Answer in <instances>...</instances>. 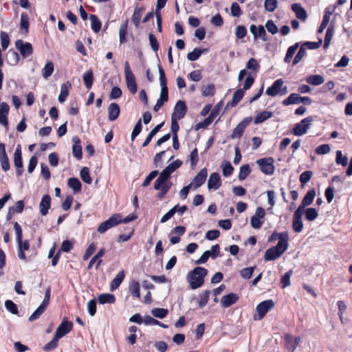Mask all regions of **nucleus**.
Returning a JSON list of instances; mask_svg holds the SVG:
<instances>
[{"label":"nucleus","instance_id":"21","mask_svg":"<svg viewBox=\"0 0 352 352\" xmlns=\"http://www.w3.org/2000/svg\"><path fill=\"white\" fill-rule=\"evenodd\" d=\"M168 178H166L164 175L160 173L158 178L154 182V188L156 190L164 189V187H166L167 189H170L172 185L171 182H168Z\"/></svg>","mask_w":352,"mask_h":352},{"label":"nucleus","instance_id":"37","mask_svg":"<svg viewBox=\"0 0 352 352\" xmlns=\"http://www.w3.org/2000/svg\"><path fill=\"white\" fill-rule=\"evenodd\" d=\"M306 81L312 85H320L324 82V78L320 75H310L307 76Z\"/></svg>","mask_w":352,"mask_h":352},{"label":"nucleus","instance_id":"28","mask_svg":"<svg viewBox=\"0 0 352 352\" xmlns=\"http://www.w3.org/2000/svg\"><path fill=\"white\" fill-rule=\"evenodd\" d=\"M74 145L72 147L73 155L78 160L82 158V147L80 140L78 137H74L72 139Z\"/></svg>","mask_w":352,"mask_h":352},{"label":"nucleus","instance_id":"48","mask_svg":"<svg viewBox=\"0 0 352 352\" xmlns=\"http://www.w3.org/2000/svg\"><path fill=\"white\" fill-rule=\"evenodd\" d=\"M206 50H200L198 48L194 49V50L191 52H189L187 54V58L189 60L195 61L201 56L202 53Z\"/></svg>","mask_w":352,"mask_h":352},{"label":"nucleus","instance_id":"22","mask_svg":"<svg viewBox=\"0 0 352 352\" xmlns=\"http://www.w3.org/2000/svg\"><path fill=\"white\" fill-rule=\"evenodd\" d=\"M292 10L295 13L296 17L302 21H305L307 19V14L306 10L302 8L300 3H294L292 5Z\"/></svg>","mask_w":352,"mask_h":352},{"label":"nucleus","instance_id":"64","mask_svg":"<svg viewBox=\"0 0 352 352\" xmlns=\"http://www.w3.org/2000/svg\"><path fill=\"white\" fill-rule=\"evenodd\" d=\"M313 173L310 170H306L300 175V182L302 184H307L311 178Z\"/></svg>","mask_w":352,"mask_h":352},{"label":"nucleus","instance_id":"60","mask_svg":"<svg viewBox=\"0 0 352 352\" xmlns=\"http://www.w3.org/2000/svg\"><path fill=\"white\" fill-rule=\"evenodd\" d=\"M336 163L338 164H341L343 166H346L348 163V159L346 156L342 155V153L341 151H338L336 152Z\"/></svg>","mask_w":352,"mask_h":352},{"label":"nucleus","instance_id":"52","mask_svg":"<svg viewBox=\"0 0 352 352\" xmlns=\"http://www.w3.org/2000/svg\"><path fill=\"white\" fill-rule=\"evenodd\" d=\"M80 175L82 181L88 184H91L92 179L89 175V170L87 167H83L80 172Z\"/></svg>","mask_w":352,"mask_h":352},{"label":"nucleus","instance_id":"1","mask_svg":"<svg viewBox=\"0 0 352 352\" xmlns=\"http://www.w3.org/2000/svg\"><path fill=\"white\" fill-rule=\"evenodd\" d=\"M208 270L201 267H197L190 272L187 276L190 287L192 289H196L201 287L204 283V277L206 276Z\"/></svg>","mask_w":352,"mask_h":352},{"label":"nucleus","instance_id":"46","mask_svg":"<svg viewBox=\"0 0 352 352\" xmlns=\"http://www.w3.org/2000/svg\"><path fill=\"white\" fill-rule=\"evenodd\" d=\"M215 93V87L213 84L208 85L207 86H204L201 88V94L203 96H212Z\"/></svg>","mask_w":352,"mask_h":352},{"label":"nucleus","instance_id":"19","mask_svg":"<svg viewBox=\"0 0 352 352\" xmlns=\"http://www.w3.org/2000/svg\"><path fill=\"white\" fill-rule=\"evenodd\" d=\"M221 185L220 175L217 173H212L208 182V188L209 190H217Z\"/></svg>","mask_w":352,"mask_h":352},{"label":"nucleus","instance_id":"26","mask_svg":"<svg viewBox=\"0 0 352 352\" xmlns=\"http://www.w3.org/2000/svg\"><path fill=\"white\" fill-rule=\"evenodd\" d=\"M239 299L238 296L234 293H230L228 295L223 296L221 298V302L224 307H228L229 306L235 303Z\"/></svg>","mask_w":352,"mask_h":352},{"label":"nucleus","instance_id":"5","mask_svg":"<svg viewBox=\"0 0 352 352\" xmlns=\"http://www.w3.org/2000/svg\"><path fill=\"white\" fill-rule=\"evenodd\" d=\"M313 118L309 116L301 120L300 122L296 124L292 131V133L296 136H301L305 134L311 126Z\"/></svg>","mask_w":352,"mask_h":352},{"label":"nucleus","instance_id":"36","mask_svg":"<svg viewBox=\"0 0 352 352\" xmlns=\"http://www.w3.org/2000/svg\"><path fill=\"white\" fill-rule=\"evenodd\" d=\"M89 19L91 21L92 30L94 32L98 33L101 29L102 23L100 20L95 14H91L89 16Z\"/></svg>","mask_w":352,"mask_h":352},{"label":"nucleus","instance_id":"33","mask_svg":"<svg viewBox=\"0 0 352 352\" xmlns=\"http://www.w3.org/2000/svg\"><path fill=\"white\" fill-rule=\"evenodd\" d=\"M273 116L272 112L267 111H263L258 114L256 115V116L254 118V124H260L263 122H265L266 120L272 118Z\"/></svg>","mask_w":352,"mask_h":352},{"label":"nucleus","instance_id":"10","mask_svg":"<svg viewBox=\"0 0 352 352\" xmlns=\"http://www.w3.org/2000/svg\"><path fill=\"white\" fill-rule=\"evenodd\" d=\"M15 46L23 58H26L32 54V46L28 42L23 43L22 40L19 39L15 42Z\"/></svg>","mask_w":352,"mask_h":352},{"label":"nucleus","instance_id":"23","mask_svg":"<svg viewBox=\"0 0 352 352\" xmlns=\"http://www.w3.org/2000/svg\"><path fill=\"white\" fill-rule=\"evenodd\" d=\"M182 164V162L179 160H177L172 163H170L166 168H164L161 174L166 177V178L170 177L171 173L175 171L177 168H179Z\"/></svg>","mask_w":352,"mask_h":352},{"label":"nucleus","instance_id":"54","mask_svg":"<svg viewBox=\"0 0 352 352\" xmlns=\"http://www.w3.org/2000/svg\"><path fill=\"white\" fill-rule=\"evenodd\" d=\"M151 314L153 316L162 319L166 316L168 310L163 308H155L151 310Z\"/></svg>","mask_w":352,"mask_h":352},{"label":"nucleus","instance_id":"18","mask_svg":"<svg viewBox=\"0 0 352 352\" xmlns=\"http://www.w3.org/2000/svg\"><path fill=\"white\" fill-rule=\"evenodd\" d=\"M300 341V337L293 338L290 335L285 336V346H286L287 349L291 352H294V351L298 346Z\"/></svg>","mask_w":352,"mask_h":352},{"label":"nucleus","instance_id":"3","mask_svg":"<svg viewBox=\"0 0 352 352\" xmlns=\"http://www.w3.org/2000/svg\"><path fill=\"white\" fill-rule=\"evenodd\" d=\"M283 79L275 80L272 85L266 89L265 94L273 97L277 95H286L288 93V88L287 86H283Z\"/></svg>","mask_w":352,"mask_h":352},{"label":"nucleus","instance_id":"59","mask_svg":"<svg viewBox=\"0 0 352 352\" xmlns=\"http://www.w3.org/2000/svg\"><path fill=\"white\" fill-rule=\"evenodd\" d=\"M306 54V49L301 45L300 50H298L297 54L294 57V59L293 60V65H297L305 56Z\"/></svg>","mask_w":352,"mask_h":352},{"label":"nucleus","instance_id":"38","mask_svg":"<svg viewBox=\"0 0 352 352\" xmlns=\"http://www.w3.org/2000/svg\"><path fill=\"white\" fill-rule=\"evenodd\" d=\"M300 97L301 96L298 94H291L288 98L283 101V104L285 106H288L292 104H300Z\"/></svg>","mask_w":352,"mask_h":352},{"label":"nucleus","instance_id":"16","mask_svg":"<svg viewBox=\"0 0 352 352\" xmlns=\"http://www.w3.org/2000/svg\"><path fill=\"white\" fill-rule=\"evenodd\" d=\"M250 31L253 34L254 40L258 38H261L263 41L267 40L266 32L263 25H260L256 27L255 25L252 24L250 27Z\"/></svg>","mask_w":352,"mask_h":352},{"label":"nucleus","instance_id":"41","mask_svg":"<svg viewBox=\"0 0 352 352\" xmlns=\"http://www.w3.org/2000/svg\"><path fill=\"white\" fill-rule=\"evenodd\" d=\"M334 32L333 26H329L326 32L324 38V48L327 49L330 45L333 35Z\"/></svg>","mask_w":352,"mask_h":352},{"label":"nucleus","instance_id":"29","mask_svg":"<svg viewBox=\"0 0 352 352\" xmlns=\"http://www.w3.org/2000/svg\"><path fill=\"white\" fill-rule=\"evenodd\" d=\"M6 59L9 65H16L19 61V55L16 51L10 50L6 54Z\"/></svg>","mask_w":352,"mask_h":352},{"label":"nucleus","instance_id":"9","mask_svg":"<svg viewBox=\"0 0 352 352\" xmlns=\"http://www.w3.org/2000/svg\"><path fill=\"white\" fill-rule=\"evenodd\" d=\"M257 164L260 166L261 170L265 175H272L274 172V160L272 157L258 160Z\"/></svg>","mask_w":352,"mask_h":352},{"label":"nucleus","instance_id":"57","mask_svg":"<svg viewBox=\"0 0 352 352\" xmlns=\"http://www.w3.org/2000/svg\"><path fill=\"white\" fill-rule=\"evenodd\" d=\"M250 173V168L248 164L243 165L240 168L239 179L244 180Z\"/></svg>","mask_w":352,"mask_h":352},{"label":"nucleus","instance_id":"24","mask_svg":"<svg viewBox=\"0 0 352 352\" xmlns=\"http://www.w3.org/2000/svg\"><path fill=\"white\" fill-rule=\"evenodd\" d=\"M120 107L116 103H111L108 107V118L111 121L116 120L120 115Z\"/></svg>","mask_w":352,"mask_h":352},{"label":"nucleus","instance_id":"7","mask_svg":"<svg viewBox=\"0 0 352 352\" xmlns=\"http://www.w3.org/2000/svg\"><path fill=\"white\" fill-rule=\"evenodd\" d=\"M51 292L50 289L48 288L45 294V298L39 307L33 312V314L29 317V321H34L38 319L45 311L47 307L49 305L50 299Z\"/></svg>","mask_w":352,"mask_h":352},{"label":"nucleus","instance_id":"58","mask_svg":"<svg viewBox=\"0 0 352 352\" xmlns=\"http://www.w3.org/2000/svg\"><path fill=\"white\" fill-rule=\"evenodd\" d=\"M293 274L292 270L287 272L284 276L281 278V284L283 288H285L290 285V278Z\"/></svg>","mask_w":352,"mask_h":352},{"label":"nucleus","instance_id":"35","mask_svg":"<svg viewBox=\"0 0 352 352\" xmlns=\"http://www.w3.org/2000/svg\"><path fill=\"white\" fill-rule=\"evenodd\" d=\"M131 294L137 298H140V286L138 281L132 280L129 287Z\"/></svg>","mask_w":352,"mask_h":352},{"label":"nucleus","instance_id":"17","mask_svg":"<svg viewBox=\"0 0 352 352\" xmlns=\"http://www.w3.org/2000/svg\"><path fill=\"white\" fill-rule=\"evenodd\" d=\"M315 196L316 192L314 189L309 190L303 197L301 204L298 206V208L296 210H301L302 212H305V207L310 206L312 204L315 198Z\"/></svg>","mask_w":352,"mask_h":352},{"label":"nucleus","instance_id":"6","mask_svg":"<svg viewBox=\"0 0 352 352\" xmlns=\"http://www.w3.org/2000/svg\"><path fill=\"white\" fill-rule=\"evenodd\" d=\"M121 222V216L118 214H113L107 221L100 223L97 229V231L100 234H103L110 228L117 226L118 223Z\"/></svg>","mask_w":352,"mask_h":352},{"label":"nucleus","instance_id":"61","mask_svg":"<svg viewBox=\"0 0 352 352\" xmlns=\"http://www.w3.org/2000/svg\"><path fill=\"white\" fill-rule=\"evenodd\" d=\"M265 28L267 30L272 34H276L278 32V27L272 20L267 21Z\"/></svg>","mask_w":352,"mask_h":352},{"label":"nucleus","instance_id":"4","mask_svg":"<svg viewBox=\"0 0 352 352\" xmlns=\"http://www.w3.org/2000/svg\"><path fill=\"white\" fill-rule=\"evenodd\" d=\"M124 75L127 88L131 94H135L138 90L137 84L128 61L124 63Z\"/></svg>","mask_w":352,"mask_h":352},{"label":"nucleus","instance_id":"56","mask_svg":"<svg viewBox=\"0 0 352 352\" xmlns=\"http://www.w3.org/2000/svg\"><path fill=\"white\" fill-rule=\"evenodd\" d=\"M157 68H158L159 75H160L159 80H160V86L161 87H167V85H166L167 80H166L165 72L164 71L163 68L161 67V65L160 64L157 65Z\"/></svg>","mask_w":352,"mask_h":352},{"label":"nucleus","instance_id":"55","mask_svg":"<svg viewBox=\"0 0 352 352\" xmlns=\"http://www.w3.org/2000/svg\"><path fill=\"white\" fill-rule=\"evenodd\" d=\"M54 72V64L52 62H48L43 68V76L45 78L50 77Z\"/></svg>","mask_w":352,"mask_h":352},{"label":"nucleus","instance_id":"31","mask_svg":"<svg viewBox=\"0 0 352 352\" xmlns=\"http://www.w3.org/2000/svg\"><path fill=\"white\" fill-rule=\"evenodd\" d=\"M243 96H244L243 89H239L236 90L233 94L232 101L229 102L227 104V107H235L241 101V100L243 98Z\"/></svg>","mask_w":352,"mask_h":352},{"label":"nucleus","instance_id":"25","mask_svg":"<svg viewBox=\"0 0 352 352\" xmlns=\"http://www.w3.org/2000/svg\"><path fill=\"white\" fill-rule=\"evenodd\" d=\"M51 198L50 195H45L41 199L39 204L40 212L42 215H46L48 212V210L50 208Z\"/></svg>","mask_w":352,"mask_h":352},{"label":"nucleus","instance_id":"20","mask_svg":"<svg viewBox=\"0 0 352 352\" xmlns=\"http://www.w3.org/2000/svg\"><path fill=\"white\" fill-rule=\"evenodd\" d=\"M9 112V106L7 103L3 102L0 104V124L8 129V115Z\"/></svg>","mask_w":352,"mask_h":352},{"label":"nucleus","instance_id":"49","mask_svg":"<svg viewBox=\"0 0 352 352\" xmlns=\"http://www.w3.org/2000/svg\"><path fill=\"white\" fill-rule=\"evenodd\" d=\"M143 9L136 8L134 10L133 14L132 16V21L135 25V27H138L140 23V19L142 17Z\"/></svg>","mask_w":352,"mask_h":352},{"label":"nucleus","instance_id":"12","mask_svg":"<svg viewBox=\"0 0 352 352\" xmlns=\"http://www.w3.org/2000/svg\"><path fill=\"white\" fill-rule=\"evenodd\" d=\"M73 323L63 320L56 330L55 336L59 339L67 334L72 329Z\"/></svg>","mask_w":352,"mask_h":352},{"label":"nucleus","instance_id":"13","mask_svg":"<svg viewBox=\"0 0 352 352\" xmlns=\"http://www.w3.org/2000/svg\"><path fill=\"white\" fill-rule=\"evenodd\" d=\"M14 166L16 168V175L20 176L23 170L21 145L17 146L14 153Z\"/></svg>","mask_w":352,"mask_h":352},{"label":"nucleus","instance_id":"2","mask_svg":"<svg viewBox=\"0 0 352 352\" xmlns=\"http://www.w3.org/2000/svg\"><path fill=\"white\" fill-rule=\"evenodd\" d=\"M288 246L289 244L286 243V239L283 234L281 236L280 242H278L276 246L266 250L264 256L265 261H274L278 258L287 250Z\"/></svg>","mask_w":352,"mask_h":352},{"label":"nucleus","instance_id":"40","mask_svg":"<svg viewBox=\"0 0 352 352\" xmlns=\"http://www.w3.org/2000/svg\"><path fill=\"white\" fill-rule=\"evenodd\" d=\"M163 124L164 122L157 124L150 131L145 141L142 144L143 147L146 146L150 143L153 136L155 135V134L160 131V129L162 127Z\"/></svg>","mask_w":352,"mask_h":352},{"label":"nucleus","instance_id":"42","mask_svg":"<svg viewBox=\"0 0 352 352\" xmlns=\"http://www.w3.org/2000/svg\"><path fill=\"white\" fill-rule=\"evenodd\" d=\"M305 213L306 219L309 221H314L318 216L316 209L314 208H305Z\"/></svg>","mask_w":352,"mask_h":352},{"label":"nucleus","instance_id":"11","mask_svg":"<svg viewBox=\"0 0 352 352\" xmlns=\"http://www.w3.org/2000/svg\"><path fill=\"white\" fill-rule=\"evenodd\" d=\"M304 213L301 210H296L294 213L292 228L296 232H300L303 229L302 217Z\"/></svg>","mask_w":352,"mask_h":352},{"label":"nucleus","instance_id":"43","mask_svg":"<svg viewBox=\"0 0 352 352\" xmlns=\"http://www.w3.org/2000/svg\"><path fill=\"white\" fill-rule=\"evenodd\" d=\"M83 81L86 87L89 89L91 88L93 84V72L91 70L86 72L83 74Z\"/></svg>","mask_w":352,"mask_h":352},{"label":"nucleus","instance_id":"39","mask_svg":"<svg viewBox=\"0 0 352 352\" xmlns=\"http://www.w3.org/2000/svg\"><path fill=\"white\" fill-rule=\"evenodd\" d=\"M98 300L100 304H111L115 302L116 297L114 296V295L111 294H102L98 297Z\"/></svg>","mask_w":352,"mask_h":352},{"label":"nucleus","instance_id":"51","mask_svg":"<svg viewBox=\"0 0 352 352\" xmlns=\"http://www.w3.org/2000/svg\"><path fill=\"white\" fill-rule=\"evenodd\" d=\"M264 7H265V9L267 12H272L278 7V1L277 0H265Z\"/></svg>","mask_w":352,"mask_h":352},{"label":"nucleus","instance_id":"62","mask_svg":"<svg viewBox=\"0 0 352 352\" xmlns=\"http://www.w3.org/2000/svg\"><path fill=\"white\" fill-rule=\"evenodd\" d=\"M5 307L8 311L13 314H16L18 313V308L16 305L10 300H7L5 302Z\"/></svg>","mask_w":352,"mask_h":352},{"label":"nucleus","instance_id":"32","mask_svg":"<svg viewBox=\"0 0 352 352\" xmlns=\"http://www.w3.org/2000/svg\"><path fill=\"white\" fill-rule=\"evenodd\" d=\"M68 186L73 190L74 193H76L80 191L82 184L78 178L71 177L68 179Z\"/></svg>","mask_w":352,"mask_h":352},{"label":"nucleus","instance_id":"8","mask_svg":"<svg viewBox=\"0 0 352 352\" xmlns=\"http://www.w3.org/2000/svg\"><path fill=\"white\" fill-rule=\"evenodd\" d=\"M274 306V302L272 300H267L259 303L256 308L258 313V316H254V320H261L265 315L270 311Z\"/></svg>","mask_w":352,"mask_h":352},{"label":"nucleus","instance_id":"15","mask_svg":"<svg viewBox=\"0 0 352 352\" xmlns=\"http://www.w3.org/2000/svg\"><path fill=\"white\" fill-rule=\"evenodd\" d=\"M208 175V170L206 168H203L201 170L195 175L190 184H192L195 189L198 188L202 186L206 180Z\"/></svg>","mask_w":352,"mask_h":352},{"label":"nucleus","instance_id":"27","mask_svg":"<svg viewBox=\"0 0 352 352\" xmlns=\"http://www.w3.org/2000/svg\"><path fill=\"white\" fill-rule=\"evenodd\" d=\"M125 277L124 271H120L113 279L110 285V290L114 291L119 287Z\"/></svg>","mask_w":352,"mask_h":352},{"label":"nucleus","instance_id":"47","mask_svg":"<svg viewBox=\"0 0 352 352\" xmlns=\"http://www.w3.org/2000/svg\"><path fill=\"white\" fill-rule=\"evenodd\" d=\"M331 14H332V12L330 11L327 10L325 12V14L323 16V19H322V23L318 29L319 33H322L324 31V30L327 28V26L329 22Z\"/></svg>","mask_w":352,"mask_h":352},{"label":"nucleus","instance_id":"53","mask_svg":"<svg viewBox=\"0 0 352 352\" xmlns=\"http://www.w3.org/2000/svg\"><path fill=\"white\" fill-rule=\"evenodd\" d=\"M210 294V292L209 290H206L199 296V305L201 308L207 304Z\"/></svg>","mask_w":352,"mask_h":352},{"label":"nucleus","instance_id":"45","mask_svg":"<svg viewBox=\"0 0 352 352\" xmlns=\"http://www.w3.org/2000/svg\"><path fill=\"white\" fill-rule=\"evenodd\" d=\"M144 323L146 325H159L163 328H168V325L161 323L157 320L152 318L150 316H145L144 318Z\"/></svg>","mask_w":352,"mask_h":352},{"label":"nucleus","instance_id":"50","mask_svg":"<svg viewBox=\"0 0 352 352\" xmlns=\"http://www.w3.org/2000/svg\"><path fill=\"white\" fill-rule=\"evenodd\" d=\"M21 28L25 30V34L28 32L29 16L27 13L23 12L21 14Z\"/></svg>","mask_w":352,"mask_h":352},{"label":"nucleus","instance_id":"44","mask_svg":"<svg viewBox=\"0 0 352 352\" xmlns=\"http://www.w3.org/2000/svg\"><path fill=\"white\" fill-rule=\"evenodd\" d=\"M299 46V43H296L294 45L290 46L287 51L286 56L284 58V61L287 63H289L296 50Z\"/></svg>","mask_w":352,"mask_h":352},{"label":"nucleus","instance_id":"34","mask_svg":"<svg viewBox=\"0 0 352 352\" xmlns=\"http://www.w3.org/2000/svg\"><path fill=\"white\" fill-rule=\"evenodd\" d=\"M71 87V84L67 82V83H64L61 85L60 87V93L58 96V101L60 103H63L65 101L66 98L69 94V87Z\"/></svg>","mask_w":352,"mask_h":352},{"label":"nucleus","instance_id":"30","mask_svg":"<svg viewBox=\"0 0 352 352\" xmlns=\"http://www.w3.org/2000/svg\"><path fill=\"white\" fill-rule=\"evenodd\" d=\"M105 252L106 251H105L104 248H101L98 252V253L94 257H92V258L90 260L89 263L88 265L89 270L93 267L94 264L96 262H97L96 268L98 269L99 267V266L100 265V263L102 262V260L100 258L105 254Z\"/></svg>","mask_w":352,"mask_h":352},{"label":"nucleus","instance_id":"14","mask_svg":"<svg viewBox=\"0 0 352 352\" xmlns=\"http://www.w3.org/2000/svg\"><path fill=\"white\" fill-rule=\"evenodd\" d=\"M186 113V106L184 101L179 100L174 107V111L171 118L180 120L183 118Z\"/></svg>","mask_w":352,"mask_h":352},{"label":"nucleus","instance_id":"63","mask_svg":"<svg viewBox=\"0 0 352 352\" xmlns=\"http://www.w3.org/2000/svg\"><path fill=\"white\" fill-rule=\"evenodd\" d=\"M245 128L239 124L234 129L231 138L232 139L239 138L242 136L244 132Z\"/></svg>","mask_w":352,"mask_h":352}]
</instances>
